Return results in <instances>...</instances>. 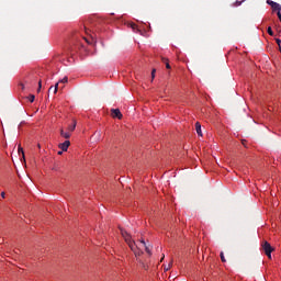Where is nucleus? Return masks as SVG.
Here are the masks:
<instances>
[{"instance_id": "nucleus-10", "label": "nucleus", "mask_w": 281, "mask_h": 281, "mask_svg": "<svg viewBox=\"0 0 281 281\" xmlns=\"http://www.w3.org/2000/svg\"><path fill=\"white\" fill-rule=\"evenodd\" d=\"M68 131H70L71 133L76 131V121H72V124L68 126Z\"/></svg>"}, {"instance_id": "nucleus-5", "label": "nucleus", "mask_w": 281, "mask_h": 281, "mask_svg": "<svg viewBox=\"0 0 281 281\" xmlns=\"http://www.w3.org/2000/svg\"><path fill=\"white\" fill-rule=\"evenodd\" d=\"M142 249H145L146 254H148L150 256V254H151L150 252V247H148L146 245V241H144V239L140 240V251H142Z\"/></svg>"}, {"instance_id": "nucleus-16", "label": "nucleus", "mask_w": 281, "mask_h": 281, "mask_svg": "<svg viewBox=\"0 0 281 281\" xmlns=\"http://www.w3.org/2000/svg\"><path fill=\"white\" fill-rule=\"evenodd\" d=\"M58 85H60V82H59V81L55 85L54 93H58Z\"/></svg>"}, {"instance_id": "nucleus-17", "label": "nucleus", "mask_w": 281, "mask_h": 281, "mask_svg": "<svg viewBox=\"0 0 281 281\" xmlns=\"http://www.w3.org/2000/svg\"><path fill=\"white\" fill-rule=\"evenodd\" d=\"M157 72V69L151 70V80H155V74Z\"/></svg>"}, {"instance_id": "nucleus-7", "label": "nucleus", "mask_w": 281, "mask_h": 281, "mask_svg": "<svg viewBox=\"0 0 281 281\" xmlns=\"http://www.w3.org/2000/svg\"><path fill=\"white\" fill-rule=\"evenodd\" d=\"M271 8H272V10H273L274 12H276V11L281 12V5H280V3H278V2H274Z\"/></svg>"}, {"instance_id": "nucleus-19", "label": "nucleus", "mask_w": 281, "mask_h": 281, "mask_svg": "<svg viewBox=\"0 0 281 281\" xmlns=\"http://www.w3.org/2000/svg\"><path fill=\"white\" fill-rule=\"evenodd\" d=\"M221 260L222 262H227V260L225 259V255L223 252H221Z\"/></svg>"}, {"instance_id": "nucleus-8", "label": "nucleus", "mask_w": 281, "mask_h": 281, "mask_svg": "<svg viewBox=\"0 0 281 281\" xmlns=\"http://www.w3.org/2000/svg\"><path fill=\"white\" fill-rule=\"evenodd\" d=\"M61 137H65V139H69L71 137V134L65 132L64 130H60Z\"/></svg>"}, {"instance_id": "nucleus-22", "label": "nucleus", "mask_w": 281, "mask_h": 281, "mask_svg": "<svg viewBox=\"0 0 281 281\" xmlns=\"http://www.w3.org/2000/svg\"><path fill=\"white\" fill-rule=\"evenodd\" d=\"M277 15H278V18H279V20H280V22H281V13L278 12Z\"/></svg>"}, {"instance_id": "nucleus-14", "label": "nucleus", "mask_w": 281, "mask_h": 281, "mask_svg": "<svg viewBox=\"0 0 281 281\" xmlns=\"http://www.w3.org/2000/svg\"><path fill=\"white\" fill-rule=\"evenodd\" d=\"M41 89H43V81H38V88H37V93H40Z\"/></svg>"}, {"instance_id": "nucleus-24", "label": "nucleus", "mask_w": 281, "mask_h": 281, "mask_svg": "<svg viewBox=\"0 0 281 281\" xmlns=\"http://www.w3.org/2000/svg\"><path fill=\"white\" fill-rule=\"evenodd\" d=\"M49 91H54V87L53 86L49 88Z\"/></svg>"}, {"instance_id": "nucleus-23", "label": "nucleus", "mask_w": 281, "mask_h": 281, "mask_svg": "<svg viewBox=\"0 0 281 281\" xmlns=\"http://www.w3.org/2000/svg\"><path fill=\"white\" fill-rule=\"evenodd\" d=\"M2 199H5V192H1Z\"/></svg>"}, {"instance_id": "nucleus-4", "label": "nucleus", "mask_w": 281, "mask_h": 281, "mask_svg": "<svg viewBox=\"0 0 281 281\" xmlns=\"http://www.w3.org/2000/svg\"><path fill=\"white\" fill-rule=\"evenodd\" d=\"M112 117H116L117 120H122V112L120 109H112L111 110Z\"/></svg>"}, {"instance_id": "nucleus-6", "label": "nucleus", "mask_w": 281, "mask_h": 281, "mask_svg": "<svg viewBox=\"0 0 281 281\" xmlns=\"http://www.w3.org/2000/svg\"><path fill=\"white\" fill-rule=\"evenodd\" d=\"M195 131L200 137H203V132L201 131V123H195Z\"/></svg>"}, {"instance_id": "nucleus-9", "label": "nucleus", "mask_w": 281, "mask_h": 281, "mask_svg": "<svg viewBox=\"0 0 281 281\" xmlns=\"http://www.w3.org/2000/svg\"><path fill=\"white\" fill-rule=\"evenodd\" d=\"M161 60H162V63H165L166 69H171L170 63H168V58L162 57Z\"/></svg>"}, {"instance_id": "nucleus-27", "label": "nucleus", "mask_w": 281, "mask_h": 281, "mask_svg": "<svg viewBox=\"0 0 281 281\" xmlns=\"http://www.w3.org/2000/svg\"><path fill=\"white\" fill-rule=\"evenodd\" d=\"M168 269H170V267H168V268H165V271H168Z\"/></svg>"}, {"instance_id": "nucleus-13", "label": "nucleus", "mask_w": 281, "mask_h": 281, "mask_svg": "<svg viewBox=\"0 0 281 281\" xmlns=\"http://www.w3.org/2000/svg\"><path fill=\"white\" fill-rule=\"evenodd\" d=\"M19 154L22 155V157H25V153L23 151V147H21V145H19Z\"/></svg>"}, {"instance_id": "nucleus-29", "label": "nucleus", "mask_w": 281, "mask_h": 281, "mask_svg": "<svg viewBox=\"0 0 281 281\" xmlns=\"http://www.w3.org/2000/svg\"><path fill=\"white\" fill-rule=\"evenodd\" d=\"M236 3H237V5H240L241 2H236Z\"/></svg>"}, {"instance_id": "nucleus-1", "label": "nucleus", "mask_w": 281, "mask_h": 281, "mask_svg": "<svg viewBox=\"0 0 281 281\" xmlns=\"http://www.w3.org/2000/svg\"><path fill=\"white\" fill-rule=\"evenodd\" d=\"M121 235L123 236L125 243H127L132 251H134L135 256H139V252H137V249L138 251H142L140 241L136 244L134 240H132L131 235L126 231H124V228H121Z\"/></svg>"}, {"instance_id": "nucleus-28", "label": "nucleus", "mask_w": 281, "mask_h": 281, "mask_svg": "<svg viewBox=\"0 0 281 281\" xmlns=\"http://www.w3.org/2000/svg\"><path fill=\"white\" fill-rule=\"evenodd\" d=\"M58 155H63V151H58Z\"/></svg>"}, {"instance_id": "nucleus-20", "label": "nucleus", "mask_w": 281, "mask_h": 281, "mask_svg": "<svg viewBox=\"0 0 281 281\" xmlns=\"http://www.w3.org/2000/svg\"><path fill=\"white\" fill-rule=\"evenodd\" d=\"M267 3H268V5H271V8H272L276 2H273L272 0H267Z\"/></svg>"}, {"instance_id": "nucleus-21", "label": "nucleus", "mask_w": 281, "mask_h": 281, "mask_svg": "<svg viewBox=\"0 0 281 281\" xmlns=\"http://www.w3.org/2000/svg\"><path fill=\"white\" fill-rule=\"evenodd\" d=\"M276 43H277V45L280 47V45H281V40H280V38H276Z\"/></svg>"}, {"instance_id": "nucleus-30", "label": "nucleus", "mask_w": 281, "mask_h": 281, "mask_svg": "<svg viewBox=\"0 0 281 281\" xmlns=\"http://www.w3.org/2000/svg\"><path fill=\"white\" fill-rule=\"evenodd\" d=\"M241 144L245 146V140H243Z\"/></svg>"}, {"instance_id": "nucleus-3", "label": "nucleus", "mask_w": 281, "mask_h": 281, "mask_svg": "<svg viewBox=\"0 0 281 281\" xmlns=\"http://www.w3.org/2000/svg\"><path fill=\"white\" fill-rule=\"evenodd\" d=\"M69 146H71V142L65 140L64 143L59 144V148L64 151L67 153Z\"/></svg>"}, {"instance_id": "nucleus-18", "label": "nucleus", "mask_w": 281, "mask_h": 281, "mask_svg": "<svg viewBox=\"0 0 281 281\" xmlns=\"http://www.w3.org/2000/svg\"><path fill=\"white\" fill-rule=\"evenodd\" d=\"M35 98H36V97H35L34 94H31V95L29 97V101H30V102H34Z\"/></svg>"}, {"instance_id": "nucleus-15", "label": "nucleus", "mask_w": 281, "mask_h": 281, "mask_svg": "<svg viewBox=\"0 0 281 281\" xmlns=\"http://www.w3.org/2000/svg\"><path fill=\"white\" fill-rule=\"evenodd\" d=\"M268 34L269 36H273V30L271 29V26L268 27Z\"/></svg>"}, {"instance_id": "nucleus-25", "label": "nucleus", "mask_w": 281, "mask_h": 281, "mask_svg": "<svg viewBox=\"0 0 281 281\" xmlns=\"http://www.w3.org/2000/svg\"><path fill=\"white\" fill-rule=\"evenodd\" d=\"M49 91H54V87L53 86L49 88Z\"/></svg>"}, {"instance_id": "nucleus-12", "label": "nucleus", "mask_w": 281, "mask_h": 281, "mask_svg": "<svg viewBox=\"0 0 281 281\" xmlns=\"http://www.w3.org/2000/svg\"><path fill=\"white\" fill-rule=\"evenodd\" d=\"M69 82V79L67 77H64L61 80H59V85H67Z\"/></svg>"}, {"instance_id": "nucleus-2", "label": "nucleus", "mask_w": 281, "mask_h": 281, "mask_svg": "<svg viewBox=\"0 0 281 281\" xmlns=\"http://www.w3.org/2000/svg\"><path fill=\"white\" fill-rule=\"evenodd\" d=\"M261 249H263L266 256L271 259V254L273 252V247H271V244H269V241H263Z\"/></svg>"}, {"instance_id": "nucleus-26", "label": "nucleus", "mask_w": 281, "mask_h": 281, "mask_svg": "<svg viewBox=\"0 0 281 281\" xmlns=\"http://www.w3.org/2000/svg\"><path fill=\"white\" fill-rule=\"evenodd\" d=\"M169 267H172V261H170Z\"/></svg>"}, {"instance_id": "nucleus-11", "label": "nucleus", "mask_w": 281, "mask_h": 281, "mask_svg": "<svg viewBox=\"0 0 281 281\" xmlns=\"http://www.w3.org/2000/svg\"><path fill=\"white\" fill-rule=\"evenodd\" d=\"M131 27H132V30H134V32L136 31V32H138L139 34H142V31H140L139 29H137V24L132 23V24H131Z\"/></svg>"}, {"instance_id": "nucleus-31", "label": "nucleus", "mask_w": 281, "mask_h": 281, "mask_svg": "<svg viewBox=\"0 0 281 281\" xmlns=\"http://www.w3.org/2000/svg\"><path fill=\"white\" fill-rule=\"evenodd\" d=\"M279 52H281V46H279Z\"/></svg>"}]
</instances>
